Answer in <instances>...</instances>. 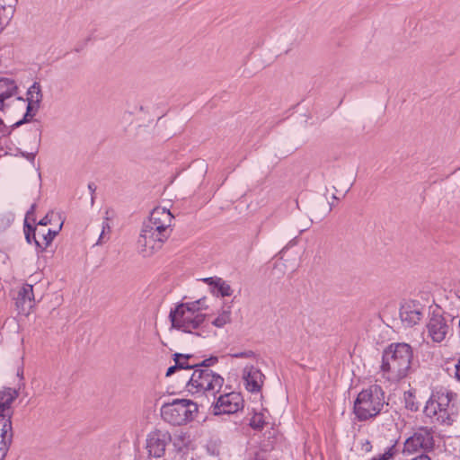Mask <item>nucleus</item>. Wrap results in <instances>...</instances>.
Masks as SVG:
<instances>
[{"label": "nucleus", "mask_w": 460, "mask_h": 460, "mask_svg": "<svg viewBox=\"0 0 460 460\" xmlns=\"http://www.w3.org/2000/svg\"><path fill=\"white\" fill-rule=\"evenodd\" d=\"M412 348L404 342L392 343L383 352L381 371L389 381H399L409 374Z\"/></svg>", "instance_id": "1"}, {"label": "nucleus", "mask_w": 460, "mask_h": 460, "mask_svg": "<svg viewBox=\"0 0 460 460\" xmlns=\"http://www.w3.org/2000/svg\"><path fill=\"white\" fill-rule=\"evenodd\" d=\"M205 302L206 298L203 297L176 305L169 314L172 327L188 333H192L193 330L199 328L206 319V314L201 313L202 309L208 308Z\"/></svg>", "instance_id": "2"}, {"label": "nucleus", "mask_w": 460, "mask_h": 460, "mask_svg": "<svg viewBox=\"0 0 460 460\" xmlns=\"http://www.w3.org/2000/svg\"><path fill=\"white\" fill-rule=\"evenodd\" d=\"M424 412L442 423H450L458 412L457 394L446 387L437 388L427 402Z\"/></svg>", "instance_id": "3"}, {"label": "nucleus", "mask_w": 460, "mask_h": 460, "mask_svg": "<svg viewBox=\"0 0 460 460\" xmlns=\"http://www.w3.org/2000/svg\"><path fill=\"white\" fill-rule=\"evenodd\" d=\"M385 402V392L378 385L362 390L354 402L353 412L359 421H366L380 414Z\"/></svg>", "instance_id": "4"}, {"label": "nucleus", "mask_w": 460, "mask_h": 460, "mask_svg": "<svg viewBox=\"0 0 460 460\" xmlns=\"http://www.w3.org/2000/svg\"><path fill=\"white\" fill-rule=\"evenodd\" d=\"M17 396L18 393L11 388L0 391V460L6 456L13 440L11 405Z\"/></svg>", "instance_id": "5"}, {"label": "nucleus", "mask_w": 460, "mask_h": 460, "mask_svg": "<svg viewBox=\"0 0 460 460\" xmlns=\"http://www.w3.org/2000/svg\"><path fill=\"white\" fill-rule=\"evenodd\" d=\"M224 382L219 374L209 368H195L187 383V388L192 394L201 393L207 397L216 399Z\"/></svg>", "instance_id": "6"}, {"label": "nucleus", "mask_w": 460, "mask_h": 460, "mask_svg": "<svg viewBox=\"0 0 460 460\" xmlns=\"http://www.w3.org/2000/svg\"><path fill=\"white\" fill-rule=\"evenodd\" d=\"M197 411V403L187 399H175L161 407L162 418L172 425H182L191 421Z\"/></svg>", "instance_id": "7"}, {"label": "nucleus", "mask_w": 460, "mask_h": 460, "mask_svg": "<svg viewBox=\"0 0 460 460\" xmlns=\"http://www.w3.org/2000/svg\"><path fill=\"white\" fill-rule=\"evenodd\" d=\"M36 207V204L33 203L26 213L24 219V234L27 243H31L33 241L36 247L42 252L49 246L53 239L58 235L62 228L63 223H60L57 230L38 229L36 226L30 223V221H31L33 224L36 222L34 217Z\"/></svg>", "instance_id": "8"}, {"label": "nucleus", "mask_w": 460, "mask_h": 460, "mask_svg": "<svg viewBox=\"0 0 460 460\" xmlns=\"http://www.w3.org/2000/svg\"><path fill=\"white\" fill-rule=\"evenodd\" d=\"M454 320V315L442 312L439 307H437L430 314L426 325L428 336L434 342H442L450 332Z\"/></svg>", "instance_id": "9"}, {"label": "nucleus", "mask_w": 460, "mask_h": 460, "mask_svg": "<svg viewBox=\"0 0 460 460\" xmlns=\"http://www.w3.org/2000/svg\"><path fill=\"white\" fill-rule=\"evenodd\" d=\"M170 234L162 235V232L155 230L152 226H143L139 237L137 239L138 252L144 257H150L157 252L165 241L169 238Z\"/></svg>", "instance_id": "10"}, {"label": "nucleus", "mask_w": 460, "mask_h": 460, "mask_svg": "<svg viewBox=\"0 0 460 460\" xmlns=\"http://www.w3.org/2000/svg\"><path fill=\"white\" fill-rule=\"evenodd\" d=\"M243 408V399L241 394L236 392L221 394L213 403V412L215 415L233 414Z\"/></svg>", "instance_id": "11"}, {"label": "nucleus", "mask_w": 460, "mask_h": 460, "mask_svg": "<svg viewBox=\"0 0 460 460\" xmlns=\"http://www.w3.org/2000/svg\"><path fill=\"white\" fill-rule=\"evenodd\" d=\"M172 441V436L168 431L155 429L146 437V448L148 456L155 458L163 457L168 444Z\"/></svg>", "instance_id": "12"}, {"label": "nucleus", "mask_w": 460, "mask_h": 460, "mask_svg": "<svg viewBox=\"0 0 460 460\" xmlns=\"http://www.w3.org/2000/svg\"><path fill=\"white\" fill-rule=\"evenodd\" d=\"M425 305L416 300H408L400 307V319L405 327H412L418 324L423 318Z\"/></svg>", "instance_id": "13"}, {"label": "nucleus", "mask_w": 460, "mask_h": 460, "mask_svg": "<svg viewBox=\"0 0 460 460\" xmlns=\"http://www.w3.org/2000/svg\"><path fill=\"white\" fill-rule=\"evenodd\" d=\"M172 217L168 209L156 208L152 210L149 219L144 223L143 226H152L155 230H158L159 233L162 232L163 236H164L165 233L171 234Z\"/></svg>", "instance_id": "14"}, {"label": "nucleus", "mask_w": 460, "mask_h": 460, "mask_svg": "<svg viewBox=\"0 0 460 460\" xmlns=\"http://www.w3.org/2000/svg\"><path fill=\"white\" fill-rule=\"evenodd\" d=\"M434 447V439L427 429H420L406 439L403 452L414 453L419 449L429 450Z\"/></svg>", "instance_id": "15"}, {"label": "nucleus", "mask_w": 460, "mask_h": 460, "mask_svg": "<svg viewBox=\"0 0 460 460\" xmlns=\"http://www.w3.org/2000/svg\"><path fill=\"white\" fill-rule=\"evenodd\" d=\"M243 378L245 387L249 392L258 393L261 391L264 375L259 368L253 366H246L243 371Z\"/></svg>", "instance_id": "16"}, {"label": "nucleus", "mask_w": 460, "mask_h": 460, "mask_svg": "<svg viewBox=\"0 0 460 460\" xmlns=\"http://www.w3.org/2000/svg\"><path fill=\"white\" fill-rule=\"evenodd\" d=\"M33 299L34 295L32 286L26 284L18 292L15 304L17 308L22 313L28 314L29 309L32 307Z\"/></svg>", "instance_id": "17"}, {"label": "nucleus", "mask_w": 460, "mask_h": 460, "mask_svg": "<svg viewBox=\"0 0 460 460\" xmlns=\"http://www.w3.org/2000/svg\"><path fill=\"white\" fill-rule=\"evenodd\" d=\"M210 288H212V293L220 295L221 296H230L233 294V289L229 284L224 279L217 277H209L203 279Z\"/></svg>", "instance_id": "18"}, {"label": "nucleus", "mask_w": 460, "mask_h": 460, "mask_svg": "<svg viewBox=\"0 0 460 460\" xmlns=\"http://www.w3.org/2000/svg\"><path fill=\"white\" fill-rule=\"evenodd\" d=\"M17 92V85L13 79L0 78V97L8 99Z\"/></svg>", "instance_id": "19"}, {"label": "nucleus", "mask_w": 460, "mask_h": 460, "mask_svg": "<svg viewBox=\"0 0 460 460\" xmlns=\"http://www.w3.org/2000/svg\"><path fill=\"white\" fill-rule=\"evenodd\" d=\"M43 94L41 92V86L39 82H34L33 84L27 91V101L35 103L36 106H40L42 102Z\"/></svg>", "instance_id": "20"}, {"label": "nucleus", "mask_w": 460, "mask_h": 460, "mask_svg": "<svg viewBox=\"0 0 460 460\" xmlns=\"http://www.w3.org/2000/svg\"><path fill=\"white\" fill-rule=\"evenodd\" d=\"M231 322V306L223 307L218 316L212 322V324L217 328H222Z\"/></svg>", "instance_id": "21"}, {"label": "nucleus", "mask_w": 460, "mask_h": 460, "mask_svg": "<svg viewBox=\"0 0 460 460\" xmlns=\"http://www.w3.org/2000/svg\"><path fill=\"white\" fill-rule=\"evenodd\" d=\"M28 102V104H27V108H26V112L22 118V119L17 121L16 123H14L13 127L17 128V127H20L21 125L26 123V122H29L30 119L36 115L37 111H39L40 109V106H36L35 103H32L30 101H27Z\"/></svg>", "instance_id": "22"}, {"label": "nucleus", "mask_w": 460, "mask_h": 460, "mask_svg": "<svg viewBox=\"0 0 460 460\" xmlns=\"http://www.w3.org/2000/svg\"><path fill=\"white\" fill-rule=\"evenodd\" d=\"M190 358L191 356L187 354L175 353L173 355L175 365H180L179 369H194V365H190L187 362Z\"/></svg>", "instance_id": "23"}, {"label": "nucleus", "mask_w": 460, "mask_h": 460, "mask_svg": "<svg viewBox=\"0 0 460 460\" xmlns=\"http://www.w3.org/2000/svg\"><path fill=\"white\" fill-rule=\"evenodd\" d=\"M266 424L265 417L261 412H255L250 420L249 425L255 430H261Z\"/></svg>", "instance_id": "24"}, {"label": "nucleus", "mask_w": 460, "mask_h": 460, "mask_svg": "<svg viewBox=\"0 0 460 460\" xmlns=\"http://www.w3.org/2000/svg\"><path fill=\"white\" fill-rule=\"evenodd\" d=\"M396 453L397 449L395 444H394L387 447L383 454L373 457L371 460H390L396 455Z\"/></svg>", "instance_id": "25"}, {"label": "nucleus", "mask_w": 460, "mask_h": 460, "mask_svg": "<svg viewBox=\"0 0 460 460\" xmlns=\"http://www.w3.org/2000/svg\"><path fill=\"white\" fill-rule=\"evenodd\" d=\"M414 395L411 393L405 394V406L411 411H417L419 410V404L414 402Z\"/></svg>", "instance_id": "26"}, {"label": "nucleus", "mask_w": 460, "mask_h": 460, "mask_svg": "<svg viewBox=\"0 0 460 460\" xmlns=\"http://www.w3.org/2000/svg\"><path fill=\"white\" fill-rule=\"evenodd\" d=\"M217 361H218V358L217 357L212 356L208 358L202 360L199 364H195L194 369L195 368H208L209 367L215 365Z\"/></svg>", "instance_id": "27"}, {"label": "nucleus", "mask_w": 460, "mask_h": 460, "mask_svg": "<svg viewBox=\"0 0 460 460\" xmlns=\"http://www.w3.org/2000/svg\"><path fill=\"white\" fill-rule=\"evenodd\" d=\"M110 232H111V226H110V225L108 223V218H106V221H104L102 223V233H101V234L99 236V239H98L96 244H102V243H104L107 241V239H105V234H106V233H110Z\"/></svg>", "instance_id": "28"}, {"label": "nucleus", "mask_w": 460, "mask_h": 460, "mask_svg": "<svg viewBox=\"0 0 460 460\" xmlns=\"http://www.w3.org/2000/svg\"><path fill=\"white\" fill-rule=\"evenodd\" d=\"M230 356L232 358H252L254 357V352L252 350H245L242 352L231 353Z\"/></svg>", "instance_id": "29"}, {"label": "nucleus", "mask_w": 460, "mask_h": 460, "mask_svg": "<svg viewBox=\"0 0 460 460\" xmlns=\"http://www.w3.org/2000/svg\"><path fill=\"white\" fill-rule=\"evenodd\" d=\"M53 217V212L48 213L43 218H41L38 223L37 226H46L51 223Z\"/></svg>", "instance_id": "30"}, {"label": "nucleus", "mask_w": 460, "mask_h": 460, "mask_svg": "<svg viewBox=\"0 0 460 460\" xmlns=\"http://www.w3.org/2000/svg\"><path fill=\"white\" fill-rule=\"evenodd\" d=\"M361 449L367 453L370 452L372 450V445L369 440H366L361 445Z\"/></svg>", "instance_id": "31"}, {"label": "nucleus", "mask_w": 460, "mask_h": 460, "mask_svg": "<svg viewBox=\"0 0 460 460\" xmlns=\"http://www.w3.org/2000/svg\"><path fill=\"white\" fill-rule=\"evenodd\" d=\"M179 367H180V365H173V366L170 367L166 371V376H170L172 374H174L175 371L179 369Z\"/></svg>", "instance_id": "32"}, {"label": "nucleus", "mask_w": 460, "mask_h": 460, "mask_svg": "<svg viewBox=\"0 0 460 460\" xmlns=\"http://www.w3.org/2000/svg\"><path fill=\"white\" fill-rule=\"evenodd\" d=\"M88 189L92 194V204H93V200H94V198H93V193L96 190V186L94 185V183L91 182L88 184Z\"/></svg>", "instance_id": "33"}, {"label": "nucleus", "mask_w": 460, "mask_h": 460, "mask_svg": "<svg viewBox=\"0 0 460 460\" xmlns=\"http://www.w3.org/2000/svg\"><path fill=\"white\" fill-rule=\"evenodd\" d=\"M455 375H456V377L460 381V358L458 359V361L456 365Z\"/></svg>", "instance_id": "34"}, {"label": "nucleus", "mask_w": 460, "mask_h": 460, "mask_svg": "<svg viewBox=\"0 0 460 460\" xmlns=\"http://www.w3.org/2000/svg\"><path fill=\"white\" fill-rule=\"evenodd\" d=\"M411 460H431L429 456H428L427 455H420L414 458H412Z\"/></svg>", "instance_id": "35"}, {"label": "nucleus", "mask_w": 460, "mask_h": 460, "mask_svg": "<svg viewBox=\"0 0 460 460\" xmlns=\"http://www.w3.org/2000/svg\"><path fill=\"white\" fill-rule=\"evenodd\" d=\"M208 451L211 454V455H218V450H217L216 448H211L208 446Z\"/></svg>", "instance_id": "36"}, {"label": "nucleus", "mask_w": 460, "mask_h": 460, "mask_svg": "<svg viewBox=\"0 0 460 460\" xmlns=\"http://www.w3.org/2000/svg\"><path fill=\"white\" fill-rule=\"evenodd\" d=\"M25 156H26L27 159L32 161L35 158V154L34 153L27 154Z\"/></svg>", "instance_id": "37"}, {"label": "nucleus", "mask_w": 460, "mask_h": 460, "mask_svg": "<svg viewBox=\"0 0 460 460\" xmlns=\"http://www.w3.org/2000/svg\"><path fill=\"white\" fill-rule=\"evenodd\" d=\"M6 99H2V97H0V110H3L4 107V101Z\"/></svg>", "instance_id": "38"}, {"label": "nucleus", "mask_w": 460, "mask_h": 460, "mask_svg": "<svg viewBox=\"0 0 460 460\" xmlns=\"http://www.w3.org/2000/svg\"><path fill=\"white\" fill-rule=\"evenodd\" d=\"M3 230V226L2 224L0 223V232Z\"/></svg>", "instance_id": "39"}, {"label": "nucleus", "mask_w": 460, "mask_h": 460, "mask_svg": "<svg viewBox=\"0 0 460 460\" xmlns=\"http://www.w3.org/2000/svg\"><path fill=\"white\" fill-rule=\"evenodd\" d=\"M460 291H458V293L456 294L457 297L460 299Z\"/></svg>", "instance_id": "40"}, {"label": "nucleus", "mask_w": 460, "mask_h": 460, "mask_svg": "<svg viewBox=\"0 0 460 460\" xmlns=\"http://www.w3.org/2000/svg\"><path fill=\"white\" fill-rule=\"evenodd\" d=\"M0 123H3V120L0 119Z\"/></svg>", "instance_id": "41"}]
</instances>
